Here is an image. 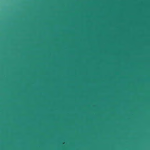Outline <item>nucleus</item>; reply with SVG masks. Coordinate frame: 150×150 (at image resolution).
<instances>
[{
	"mask_svg": "<svg viewBox=\"0 0 150 150\" xmlns=\"http://www.w3.org/2000/svg\"><path fill=\"white\" fill-rule=\"evenodd\" d=\"M59 28H150V27H59Z\"/></svg>",
	"mask_w": 150,
	"mask_h": 150,
	"instance_id": "f257e3e1",
	"label": "nucleus"
},
{
	"mask_svg": "<svg viewBox=\"0 0 150 150\" xmlns=\"http://www.w3.org/2000/svg\"><path fill=\"white\" fill-rule=\"evenodd\" d=\"M106 30H150V29H106Z\"/></svg>",
	"mask_w": 150,
	"mask_h": 150,
	"instance_id": "f03ea898",
	"label": "nucleus"
}]
</instances>
